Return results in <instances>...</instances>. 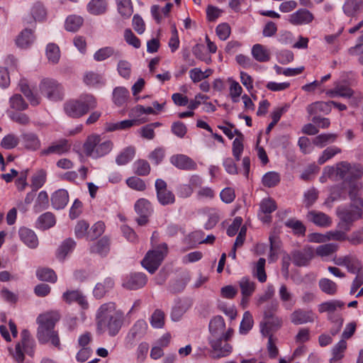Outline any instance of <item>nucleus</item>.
Wrapping results in <instances>:
<instances>
[{"label":"nucleus","mask_w":363,"mask_h":363,"mask_svg":"<svg viewBox=\"0 0 363 363\" xmlns=\"http://www.w3.org/2000/svg\"><path fill=\"white\" fill-rule=\"evenodd\" d=\"M123 322V313L116 308L114 302L102 304L96 311V327L101 333H108L112 337L116 335L121 328Z\"/></svg>","instance_id":"1"},{"label":"nucleus","mask_w":363,"mask_h":363,"mask_svg":"<svg viewBox=\"0 0 363 363\" xmlns=\"http://www.w3.org/2000/svg\"><path fill=\"white\" fill-rule=\"evenodd\" d=\"M97 106L96 98L90 94L82 95L78 99L69 100L64 104L66 115L73 118H79L94 109Z\"/></svg>","instance_id":"2"},{"label":"nucleus","mask_w":363,"mask_h":363,"mask_svg":"<svg viewBox=\"0 0 363 363\" xmlns=\"http://www.w3.org/2000/svg\"><path fill=\"white\" fill-rule=\"evenodd\" d=\"M112 147L113 143L111 140H102L99 135L89 136L83 145L86 155L94 159L106 155Z\"/></svg>","instance_id":"3"},{"label":"nucleus","mask_w":363,"mask_h":363,"mask_svg":"<svg viewBox=\"0 0 363 363\" xmlns=\"http://www.w3.org/2000/svg\"><path fill=\"white\" fill-rule=\"evenodd\" d=\"M35 341L31 337L29 331L24 329L21 333V340L16 345L15 349L9 347V354L17 363H23L25 354L33 356L34 354Z\"/></svg>","instance_id":"4"},{"label":"nucleus","mask_w":363,"mask_h":363,"mask_svg":"<svg viewBox=\"0 0 363 363\" xmlns=\"http://www.w3.org/2000/svg\"><path fill=\"white\" fill-rule=\"evenodd\" d=\"M167 252V245L162 243L157 249L148 251L141 261V264L150 274H154L162 264Z\"/></svg>","instance_id":"5"},{"label":"nucleus","mask_w":363,"mask_h":363,"mask_svg":"<svg viewBox=\"0 0 363 363\" xmlns=\"http://www.w3.org/2000/svg\"><path fill=\"white\" fill-rule=\"evenodd\" d=\"M337 215L340 218L337 227L340 230L350 231L353 223L362 218L361 210L352 205L347 207H341L337 209Z\"/></svg>","instance_id":"6"},{"label":"nucleus","mask_w":363,"mask_h":363,"mask_svg":"<svg viewBox=\"0 0 363 363\" xmlns=\"http://www.w3.org/2000/svg\"><path fill=\"white\" fill-rule=\"evenodd\" d=\"M39 89L42 95L51 101L62 100L64 96L62 86L54 79H42L39 84Z\"/></svg>","instance_id":"7"},{"label":"nucleus","mask_w":363,"mask_h":363,"mask_svg":"<svg viewBox=\"0 0 363 363\" xmlns=\"http://www.w3.org/2000/svg\"><path fill=\"white\" fill-rule=\"evenodd\" d=\"M210 345L213 349L211 357L214 359L226 357L232 352L231 345L220 336L212 337Z\"/></svg>","instance_id":"8"},{"label":"nucleus","mask_w":363,"mask_h":363,"mask_svg":"<svg viewBox=\"0 0 363 363\" xmlns=\"http://www.w3.org/2000/svg\"><path fill=\"white\" fill-rule=\"evenodd\" d=\"M314 257V250L311 247L296 250L291 253L292 262L298 267H306Z\"/></svg>","instance_id":"9"},{"label":"nucleus","mask_w":363,"mask_h":363,"mask_svg":"<svg viewBox=\"0 0 363 363\" xmlns=\"http://www.w3.org/2000/svg\"><path fill=\"white\" fill-rule=\"evenodd\" d=\"M152 212V207L147 200L145 199L138 200V225L147 224Z\"/></svg>","instance_id":"10"},{"label":"nucleus","mask_w":363,"mask_h":363,"mask_svg":"<svg viewBox=\"0 0 363 363\" xmlns=\"http://www.w3.org/2000/svg\"><path fill=\"white\" fill-rule=\"evenodd\" d=\"M277 208V206L274 199L271 198L263 199L259 203L260 213L259 216L260 219L264 223L270 222L271 216L269 215L274 212Z\"/></svg>","instance_id":"11"},{"label":"nucleus","mask_w":363,"mask_h":363,"mask_svg":"<svg viewBox=\"0 0 363 363\" xmlns=\"http://www.w3.org/2000/svg\"><path fill=\"white\" fill-rule=\"evenodd\" d=\"M314 17L311 12L305 9H301L289 16V21L295 26L308 24Z\"/></svg>","instance_id":"12"},{"label":"nucleus","mask_w":363,"mask_h":363,"mask_svg":"<svg viewBox=\"0 0 363 363\" xmlns=\"http://www.w3.org/2000/svg\"><path fill=\"white\" fill-rule=\"evenodd\" d=\"M171 163L176 167L183 170H195L196 163L185 155H176L170 158Z\"/></svg>","instance_id":"13"},{"label":"nucleus","mask_w":363,"mask_h":363,"mask_svg":"<svg viewBox=\"0 0 363 363\" xmlns=\"http://www.w3.org/2000/svg\"><path fill=\"white\" fill-rule=\"evenodd\" d=\"M62 298L68 304L77 303L83 308H88V302L86 297L79 290H67L63 293Z\"/></svg>","instance_id":"14"},{"label":"nucleus","mask_w":363,"mask_h":363,"mask_svg":"<svg viewBox=\"0 0 363 363\" xmlns=\"http://www.w3.org/2000/svg\"><path fill=\"white\" fill-rule=\"evenodd\" d=\"M315 318V315L311 311H305L301 308L295 310L291 314V321L294 325L313 323Z\"/></svg>","instance_id":"15"},{"label":"nucleus","mask_w":363,"mask_h":363,"mask_svg":"<svg viewBox=\"0 0 363 363\" xmlns=\"http://www.w3.org/2000/svg\"><path fill=\"white\" fill-rule=\"evenodd\" d=\"M345 306L342 301L333 299L324 301L318 306V310L320 313H328V318L331 315H339L335 312L337 309H342Z\"/></svg>","instance_id":"16"},{"label":"nucleus","mask_w":363,"mask_h":363,"mask_svg":"<svg viewBox=\"0 0 363 363\" xmlns=\"http://www.w3.org/2000/svg\"><path fill=\"white\" fill-rule=\"evenodd\" d=\"M21 240L28 247L34 249L38 245V239L35 232L26 227H22L18 230Z\"/></svg>","instance_id":"17"},{"label":"nucleus","mask_w":363,"mask_h":363,"mask_svg":"<svg viewBox=\"0 0 363 363\" xmlns=\"http://www.w3.org/2000/svg\"><path fill=\"white\" fill-rule=\"evenodd\" d=\"M69 149L70 145L69 144L68 140L62 139L56 143H52L47 149L43 150L41 152V155H48L55 154L60 155L67 152L69 150Z\"/></svg>","instance_id":"18"},{"label":"nucleus","mask_w":363,"mask_h":363,"mask_svg":"<svg viewBox=\"0 0 363 363\" xmlns=\"http://www.w3.org/2000/svg\"><path fill=\"white\" fill-rule=\"evenodd\" d=\"M307 218L313 222L315 225L320 227H329L332 223V220L327 214L316 211H311L307 214Z\"/></svg>","instance_id":"19"},{"label":"nucleus","mask_w":363,"mask_h":363,"mask_svg":"<svg viewBox=\"0 0 363 363\" xmlns=\"http://www.w3.org/2000/svg\"><path fill=\"white\" fill-rule=\"evenodd\" d=\"M69 201L68 192L65 189H58L51 196V203L57 210L64 208Z\"/></svg>","instance_id":"20"},{"label":"nucleus","mask_w":363,"mask_h":363,"mask_svg":"<svg viewBox=\"0 0 363 363\" xmlns=\"http://www.w3.org/2000/svg\"><path fill=\"white\" fill-rule=\"evenodd\" d=\"M279 296L282 305L286 310H291L295 305L296 301L293 294L287 288L286 284H281L279 289Z\"/></svg>","instance_id":"21"},{"label":"nucleus","mask_w":363,"mask_h":363,"mask_svg":"<svg viewBox=\"0 0 363 363\" xmlns=\"http://www.w3.org/2000/svg\"><path fill=\"white\" fill-rule=\"evenodd\" d=\"M307 111L311 116H319L322 114L327 115L331 111L330 102L316 101L308 106Z\"/></svg>","instance_id":"22"},{"label":"nucleus","mask_w":363,"mask_h":363,"mask_svg":"<svg viewBox=\"0 0 363 363\" xmlns=\"http://www.w3.org/2000/svg\"><path fill=\"white\" fill-rule=\"evenodd\" d=\"M253 58L259 62H267L270 60V51L261 44H255L251 50Z\"/></svg>","instance_id":"23"},{"label":"nucleus","mask_w":363,"mask_h":363,"mask_svg":"<svg viewBox=\"0 0 363 363\" xmlns=\"http://www.w3.org/2000/svg\"><path fill=\"white\" fill-rule=\"evenodd\" d=\"M342 9L347 16H355L363 10V0H346Z\"/></svg>","instance_id":"24"},{"label":"nucleus","mask_w":363,"mask_h":363,"mask_svg":"<svg viewBox=\"0 0 363 363\" xmlns=\"http://www.w3.org/2000/svg\"><path fill=\"white\" fill-rule=\"evenodd\" d=\"M362 188V183L355 182L350 186L349 192L350 198L352 201V206L361 210H363V198L358 196V191Z\"/></svg>","instance_id":"25"},{"label":"nucleus","mask_w":363,"mask_h":363,"mask_svg":"<svg viewBox=\"0 0 363 363\" xmlns=\"http://www.w3.org/2000/svg\"><path fill=\"white\" fill-rule=\"evenodd\" d=\"M225 323L224 319L220 315L215 316L209 323V330L211 333L212 337H219L223 335L225 331Z\"/></svg>","instance_id":"26"},{"label":"nucleus","mask_w":363,"mask_h":363,"mask_svg":"<svg viewBox=\"0 0 363 363\" xmlns=\"http://www.w3.org/2000/svg\"><path fill=\"white\" fill-rule=\"evenodd\" d=\"M30 13L32 18L29 17L24 19V21L28 24L32 23L33 21H41L46 16V11L43 5L40 2H36L33 4Z\"/></svg>","instance_id":"27"},{"label":"nucleus","mask_w":363,"mask_h":363,"mask_svg":"<svg viewBox=\"0 0 363 363\" xmlns=\"http://www.w3.org/2000/svg\"><path fill=\"white\" fill-rule=\"evenodd\" d=\"M60 317L57 313H48L40 315L38 318L39 327L38 329H54L56 323L59 320Z\"/></svg>","instance_id":"28"},{"label":"nucleus","mask_w":363,"mask_h":363,"mask_svg":"<svg viewBox=\"0 0 363 363\" xmlns=\"http://www.w3.org/2000/svg\"><path fill=\"white\" fill-rule=\"evenodd\" d=\"M114 286V281L111 278L105 279L103 282L96 284L94 289V295L97 298H101Z\"/></svg>","instance_id":"29"},{"label":"nucleus","mask_w":363,"mask_h":363,"mask_svg":"<svg viewBox=\"0 0 363 363\" xmlns=\"http://www.w3.org/2000/svg\"><path fill=\"white\" fill-rule=\"evenodd\" d=\"M35 40V37L30 29H24L16 38V44L21 48H28Z\"/></svg>","instance_id":"30"},{"label":"nucleus","mask_w":363,"mask_h":363,"mask_svg":"<svg viewBox=\"0 0 363 363\" xmlns=\"http://www.w3.org/2000/svg\"><path fill=\"white\" fill-rule=\"evenodd\" d=\"M19 87L21 91L28 99V100L32 106H37L40 104V97L37 94L33 93V91L29 88L27 81L26 79H21L20 81Z\"/></svg>","instance_id":"31"},{"label":"nucleus","mask_w":363,"mask_h":363,"mask_svg":"<svg viewBox=\"0 0 363 363\" xmlns=\"http://www.w3.org/2000/svg\"><path fill=\"white\" fill-rule=\"evenodd\" d=\"M129 98V91L123 86L116 87L113 91L112 99L116 106L123 105Z\"/></svg>","instance_id":"32"},{"label":"nucleus","mask_w":363,"mask_h":363,"mask_svg":"<svg viewBox=\"0 0 363 363\" xmlns=\"http://www.w3.org/2000/svg\"><path fill=\"white\" fill-rule=\"evenodd\" d=\"M55 224V218L50 212L42 214L37 220L36 226L41 230H47Z\"/></svg>","instance_id":"33"},{"label":"nucleus","mask_w":363,"mask_h":363,"mask_svg":"<svg viewBox=\"0 0 363 363\" xmlns=\"http://www.w3.org/2000/svg\"><path fill=\"white\" fill-rule=\"evenodd\" d=\"M21 138L24 145L27 149L36 150L40 148V141L35 133H23L22 134Z\"/></svg>","instance_id":"34"},{"label":"nucleus","mask_w":363,"mask_h":363,"mask_svg":"<svg viewBox=\"0 0 363 363\" xmlns=\"http://www.w3.org/2000/svg\"><path fill=\"white\" fill-rule=\"evenodd\" d=\"M318 286L322 292L334 296L337 291V285L335 282L328 278H322L318 281Z\"/></svg>","instance_id":"35"},{"label":"nucleus","mask_w":363,"mask_h":363,"mask_svg":"<svg viewBox=\"0 0 363 363\" xmlns=\"http://www.w3.org/2000/svg\"><path fill=\"white\" fill-rule=\"evenodd\" d=\"M242 296H251L255 291L256 284L247 277H242L239 281Z\"/></svg>","instance_id":"36"},{"label":"nucleus","mask_w":363,"mask_h":363,"mask_svg":"<svg viewBox=\"0 0 363 363\" xmlns=\"http://www.w3.org/2000/svg\"><path fill=\"white\" fill-rule=\"evenodd\" d=\"M76 246V242L72 238L66 239L59 247L57 252V257L59 259L63 260L66 256L72 252Z\"/></svg>","instance_id":"37"},{"label":"nucleus","mask_w":363,"mask_h":363,"mask_svg":"<svg viewBox=\"0 0 363 363\" xmlns=\"http://www.w3.org/2000/svg\"><path fill=\"white\" fill-rule=\"evenodd\" d=\"M345 267L347 271L352 274H359L362 272V265L361 262L355 255H348Z\"/></svg>","instance_id":"38"},{"label":"nucleus","mask_w":363,"mask_h":363,"mask_svg":"<svg viewBox=\"0 0 363 363\" xmlns=\"http://www.w3.org/2000/svg\"><path fill=\"white\" fill-rule=\"evenodd\" d=\"M115 55L116 57H120L121 54L119 51H116L112 47H104L98 50L94 55V59L96 61L100 62L105 60L109 57Z\"/></svg>","instance_id":"39"},{"label":"nucleus","mask_w":363,"mask_h":363,"mask_svg":"<svg viewBox=\"0 0 363 363\" xmlns=\"http://www.w3.org/2000/svg\"><path fill=\"white\" fill-rule=\"evenodd\" d=\"M338 249V245L330 242L319 245L315 249V254L321 257H328L335 253Z\"/></svg>","instance_id":"40"},{"label":"nucleus","mask_w":363,"mask_h":363,"mask_svg":"<svg viewBox=\"0 0 363 363\" xmlns=\"http://www.w3.org/2000/svg\"><path fill=\"white\" fill-rule=\"evenodd\" d=\"M347 348V342L345 340H340L333 348V357L330 359V363H334L340 360L344 357V352Z\"/></svg>","instance_id":"41"},{"label":"nucleus","mask_w":363,"mask_h":363,"mask_svg":"<svg viewBox=\"0 0 363 363\" xmlns=\"http://www.w3.org/2000/svg\"><path fill=\"white\" fill-rule=\"evenodd\" d=\"M337 139V135L334 133H324L317 135L313 140V143L320 147H323L328 144L334 143Z\"/></svg>","instance_id":"42"},{"label":"nucleus","mask_w":363,"mask_h":363,"mask_svg":"<svg viewBox=\"0 0 363 363\" xmlns=\"http://www.w3.org/2000/svg\"><path fill=\"white\" fill-rule=\"evenodd\" d=\"M281 177L278 172H269L262 179V184L268 188L276 186L280 182Z\"/></svg>","instance_id":"43"},{"label":"nucleus","mask_w":363,"mask_h":363,"mask_svg":"<svg viewBox=\"0 0 363 363\" xmlns=\"http://www.w3.org/2000/svg\"><path fill=\"white\" fill-rule=\"evenodd\" d=\"M88 11L94 15H100L106 10V3L103 0H91L87 4Z\"/></svg>","instance_id":"44"},{"label":"nucleus","mask_w":363,"mask_h":363,"mask_svg":"<svg viewBox=\"0 0 363 363\" xmlns=\"http://www.w3.org/2000/svg\"><path fill=\"white\" fill-rule=\"evenodd\" d=\"M119 13L124 18H129L133 12V6L130 0H116Z\"/></svg>","instance_id":"45"},{"label":"nucleus","mask_w":363,"mask_h":363,"mask_svg":"<svg viewBox=\"0 0 363 363\" xmlns=\"http://www.w3.org/2000/svg\"><path fill=\"white\" fill-rule=\"evenodd\" d=\"M265 263L266 260L264 258H259L252 272L253 275L256 277L261 283H264L267 280V274L264 269Z\"/></svg>","instance_id":"46"},{"label":"nucleus","mask_w":363,"mask_h":363,"mask_svg":"<svg viewBox=\"0 0 363 363\" xmlns=\"http://www.w3.org/2000/svg\"><path fill=\"white\" fill-rule=\"evenodd\" d=\"M285 225L292 229L294 234L304 235L306 228L301 220L295 218H290L285 222Z\"/></svg>","instance_id":"47"},{"label":"nucleus","mask_w":363,"mask_h":363,"mask_svg":"<svg viewBox=\"0 0 363 363\" xmlns=\"http://www.w3.org/2000/svg\"><path fill=\"white\" fill-rule=\"evenodd\" d=\"M46 56L50 62L56 64L60 57V51L59 47L54 43H50L46 48Z\"/></svg>","instance_id":"48"},{"label":"nucleus","mask_w":363,"mask_h":363,"mask_svg":"<svg viewBox=\"0 0 363 363\" xmlns=\"http://www.w3.org/2000/svg\"><path fill=\"white\" fill-rule=\"evenodd\" d=\"M37 277L44 281L55 283L57 281V275L52 269L43 268L36 272Z\"/></svg>","instance_id":"49"},{"label":"nucleus","mask_w":363,"mask_h":363,"mask_svg":"<svg viewBox=\"0 0 363 363\" xmlns=\"http://www.w3.org/2000/svg\"><path fill=\"white\" fill-rule=\"evenodd\" d=\"M253 326V318L249 311H245L243 314L242 320L240 325V333L242 335L247 334Z\"/></svg>","instance_id":"50"},{"label":"nucleus","mask_w":363,"mask_h":363,"mask_svg":"<svg viewBox=\"0 0 363 363\" xmlns=\"http://www.w3.org/2000/svg\"><path fill=\"white\" fill-rule=\"evenodd\" d=\"M134 156V147H127L116 157V162L118 165H124L130 161Z\"/></svg>","instance_id":"51"},{"label":"nucleus","mask_w":363,"mask_h":363,"mask_svg":"<svg viewBox=\"0 0 363 363\" xmlns=\"http://www.w3.org/2000/svg\"><path fill=\"white\" fill-rule=\"evenodd\" d=\"M83 18L78 16H69L65 22V28L68 31L75 32L82 25Z\"/></svg>","instance_id":"52"},{"label":"nucleus","mask_w":363,"mask_h":363,"mask_svg":"<svg viewBox=\"0 0 363 363\" xmlns=\"http://www.w3.org/2000/svg\"><path fill=\"white\" fill-rule=\"evenodd\" d=\"M341 152V149L336 146H331L327 147L319 157L318 162L319 164H323L328 160L333 157L335 155Z\"/></svg>","instance_id":"53"},{"label":"nucleus","mask_w":363,"mask_h":363,"mask_svg":"<svg viewBox=\"0 0 363 363\" xmlns=\"http://www.w3.org/2000/svg\"><path fill=\"white\" fill-rule=\"evenodd\" d=\"M49 204L48 195L46 191H41L38 196L35 203L34 205V210L35 212H40L48 208Z\"/></svg>","instance_id":"54"},{"label":"nucleus","mask_w":363,"mask_h":363,"mask_svg":"<svg viewBox=\"0 0 363 363\" xmlns=\"http://www.w3.org/2000/svg\"><path fill=\"white\" fill-rule=\"evenodd\" d=\"M328 178L333 181L339 180L337 164L335 166H326L323 171V176L320 178L321 182H325Z\"/></svg>","instance_id":"55"},{"label":"nucleus","mask_w":363,"mask_h":363,"mask_svg":"<svg viewBox=\"0 0 363 363\" xmlns=\"http://www.w3.org/2000/svg\"><path fill=\"white\" fill-rule=\"evenodd\" d=\"M318 198V191L315 188L308 189L303 194V203L307 208L311 207Z\"/></svg>","instance_id":"56"},{"label":"nucleus","mask_w":363,"mask_h":363,"mask_svg":"<svg viewBox=\"0 0 363 363\" xmlns=\"http://www.w3.org/2000/svg\"><path fill=\"white\" fill-rule=\"evenodd\" d=\"M84 82L87 85L96 86L98 84H104V78L101 74L98 73L89 72L86 73L84 75Z\"/></svg>","instance_id":"57"},{"label":"nucleus","mask_w":363,"mask_h":363,"mask_svg":"<svg viewBox=\"0 0 363 363\" xmlns=\"http://www.w3.org/2000/svg\"><path fill=\"white\" fill-rule=\"evenodd\" d=\"M333 326L330 329V333L333 336H335L341 330L344 320L341 315H331L328 317Z\"/></svg>","instance_id":"58"},{"label":"nucleus","mask_w":363,"mask_h":363,"mask_svg":"<svg viewBox=\"0 0 363 363\" xmlns=\"http://www.w3.org/2000/svg\"><path fill=\"white\" fill-rule=\"evenodd\" d=\"M105 229V225L103 222H96L89 230L87 233V238L89 240H94L101 236Z\"/></svg>","instance_id":"59"},{"label":"nucleus","mask_w":363,"mask_h":363,"mask_svg":"<svg viewBox=\"0 0 363 363\" xmlns=\"http://www.w3.org/2000/svg\"><path fill=\"white\" fill-rule=\"evenodd\" d=\"M9 102L11 108L17 111H23L28 108V104L20 94H14Z\"/></svg>","instance_id":"60"},{"label":"nucleus","mask_w":363,"mask_h":363,"mask_svg":"<svg viewBox=\"0 0 363 363\" xmlns=\"http://www.w3.org/2000/svg\"><path fill=\"white\" fill-rule=\"evenodd\" d=\"M157 196L159 202L163 206L172 204L175 201L173 193L167 189L157 192Z\"/></svg>","instance_id":"61"},{"label":"nucleus","mask_w":363,"mask_h":363,"mask_svg":"<svg viewBox=\"0 0 363 363\" xmlns=\"http://www.w3.org/2000/svg\"><path fill=\"white\" fill-rule=\"evenodd\" d=\"M363 176V167L361 164L357 163H350V168L348 174L347 181L360 179Z\"/></svg>","instance_id":"62"},{"label":"nucleus","mask_w":363,"mask_h":363,"mask_svg":"<svg viewBox=\"0 0 363 363\" xmlns=\"http://www.w3.org/2000/svg\"><path fill=\"white\" fill-rule=\"evenodd\" d=\"M150 323L153 328H161L164 324V313L161 310L157 309L151 316Z\"/></svg>","instance_id":"63"},{"label":"nucleus","mask_w":363,"mask_h":363,"mask_svg":"<svg viewBox=\"0 0 363 363\" xmlns=\"http://www.w3.org/2000/svg\"><path fill=\"white\" fill-rule=\"evenodd\" d=\"M46 180V172L44 170H40L32 177L31 186L34 191L43 186Z\"/></svg>","instance_id":"64"}]
</instances>
